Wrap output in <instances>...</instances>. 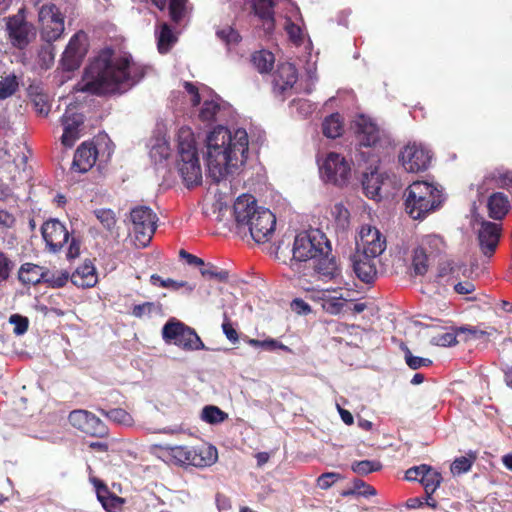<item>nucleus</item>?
Masks as SVG:
<instances>
[{
    "instance_id": "34",
    "label": "nucleus",
    "mask_w": 512,
    "mask_h": 512,
    "mask_svg": "<svg viewBox=\"0 0 512 512\" xmlns=\"http://www.w3.org/2000/svg\"><path fill=\"white\" fill-rule=\"evenodd\" d=\"M132 315L137 318H152L154 316H162L163 308L162 305L158 302H144L133 307Z\"/></svg>"
},
{
    "instance_id": "29",
    "label": "nucleus",
    "mask_w": 512,
    "mask_h": 512,
    "mask_svg": "<svg viewBox=\"0 0 512 512\" xmlns=\"http://www.w3.org/2000/svg\"><path fill=\"white\" fill-rule=\"evenodd\" d=\"M45 271V268L39 265L25 263L20 267L18 277L23 284L36 285L42 281L44 282Z\"/></svg>"
},
{
    "instance_id": "12",
    "label": "nucleus",
    "mask_w": 512,
    "mask_h": 512,
    "mask_svg": "<svg viewBox=\"0 0 512 512\" xmlns=\"http://www.w3.org/2000/svg\"><path fill=\"white\" fill-rule=\"evenodd\" d=\"M6 30L11 44L18 49L28 46L36 36L34 26L26 20L24 8L6 18Z\"/></svg>"
},
{
    "instance_id": "23",
    "label": "nucleus",
    "mask_w": 512,
    "mask_h": 512,
    "mask_svg": "<svg viewBox=\"0 0 512 512\" xmlns=\"http://www.w3.org/2000/svg\"><path fill=\"white\" fill-rule=\"evenodd\" d=\"M298 73L295 66L291 63L279 65L274 77V88L280 93L291 90L297 83Z\"/></svg>"
},
{
    "instance_id": "48",
    "label": "nucleus",
    "mask_w": 512,
    "mask_h": 512,
    "mask_svg": "<svg viewBox=\"0 0 512 512\" xmlns=\"http://www.w3.org/2000/svg\"><path fill=\"white\" fill-rule=\"evenodd\" d=\"M220 106L219 103L215 100H205L204 104L200 110L199 117L203 121H212L215 118V115L219 111Z\"/></svg>"
},
{
    "instance_id": "61",
    "label": "nucleus",
    "mask_w": 512,
    "mask_h": 512,
    "mask_svg": "<svg viewBox=\"0 0 512 512\" xmlns=\"http://www.w3.org/2000/svg\"><path fill=\"white\" fill-rule=\"evenodd\" d=\"M12 268V261L0 251V281L8 279Z\"/></svg>"
},
{
    "instance_id": "25",
    "label": "nucleus",
    "mask_w": 512,
    "mask_h": 512,
    "mask_svg": "<svg viewBox=\"0 0 512 512\" xmlns=\"http://www.w3.org/2000/svg\"><path fill=\"white\" fill-rule=\"evenodd\" d=\"M171 153V148L166 135L159 131L155 134L149 144V155L154 163H161L166 160Z\"/></svg>"
},
{
    "instance_id": "50",
    "label": "nucleus",
    "mask_w": 512,
    "mask_h": 512,
    "mask_svg": "<svg viewBox=\"0 0 512 512\" xmlns=\"http://www.w3.org/2000/svg\"><path fill=\"white\" fill-rule=\"evenodd\" d=\"M331 214L341 227H345L348 224L350 214L342 203H336L331 209Z\"/></svg>"
},
{
    "instance_id": "35",
    "label": "nucleus",
    "mask_w": 512,
    "mask_h": 512,
    "mask_svg": "<svg viewBox=\"0 0 512 512\" xmlns=\"http://www.w3.org/2000/svg\"><path fill=\"white\" fill-rule=\"evenodd\" d=\"M251 61L260 73H267L272 70L275 57L270 51L261 50L252 55Z\"/></svg>"
},
{
    "instance_id": "6",
    "label": "nucleus",
    "mask_w": 512,
    "mask_h": 512,
    "mask_svg": "<svg viewBox=\"0 0 512 512\" xmlns=\"http://www.w3.org/2000/svg\"><path fill=\"white\" fill-rule=\"evenodd\" d=\"M160 457L173 465L208 467L217 461L218 452L214 446L207 444L198 447L166 446L161 448Z\"/></svg>"
},
{
    "instance_id": "13",
    "label": "nucleus",
    "mask_w": 512,
    "mask_h": 512,
    "mask_svg": "<svg viewBox=\"0 0 512 512\" xmlns=\"http://www.w3.org/2000/svg\"><path fill=\"white\" fill-rule=\"evenodd\" d=\"M432 160V152L424 144L409 142L399 154L403 168L410 173H418L428 169Z\"/></svg>"
},
{
    "instance_id": "36",
    "label": "nucleus",
    "mask_w": 512,
    "mask_h": 512,
    "mask_svg": "<svg viewBox=\"0 0 512 512\" xmlns=\"http://www.w3.org/2000/svg\"><path fill=\"white\" fill-rule=\"evenodd\" d=\"M100 413L113 423L121 426L131 427L134 424V419L131 414L122 408H114L111 410L100 409Z\"/></svg>"
},
{
    "instance_id": "16",
    "label": "nucleus",
    "mask_w": 512,
    "mask_h": 512,
    "mask_svg": "<svg viewBox=\"0 0 512 512\" xmlns=\"http://www.w3.org/2000/svg\"><path fill=\"white\" fill-rule=\"evenodd\" d=\"M502 235V226L498 223L481 221L477 230V240L483 255L491 257L499 244Z\"/></svg>"
},
{
    "instance_id": "31",
    "label": "nucleus",
    "mask_w": 512,
    "mask_h": 512,
    "mask_svg": "<svg viewBox=\"0 0 512 512\" xmlns=\"http://www.w3.org/2000/svg\"><path fill=\"white\" fill-rule=\"evenodd\" d=\"M97 498L107 512H121L124 500L109 493L105 486L97 488Z\"/></svg>"
},
{
    "instance_id": "15",
    "label": "nucleus",
    "mask_w": 512,
    "mask_h": 512,
    "mask_svg": "<svg viewBox=\"0 0 512 512\" xmlns=\"http://www.w3.org/2000/svg\"><path fill=\"white\" fill-rule=\"evenodd\" d=\"M68 419L74 428L85 434L94 437H104L108 434V428L101 419L87 410H74L70 412Z\"/></svg>"
},
{
    "instance_id": "8",
    "label": "nucleus",
    "mask_w": 512,
    "mask_h": 512,
    "mask_svg": "<svg viewBox=\"0 0 512 512\" xmlns=\"http://www.w3.org/2000/svg\"><path fill=\"white\" fill-rule=\"evenodd\" d=\"M161 334L166 344L175 345L184 351L205 349L195 330L174 318L163 326Z\"/></svg>"
},
{
    "instance_id": "3",
    "label": "nucleus",
    "mask_w": 512,
    "mask_h": 512,
    "mask_svg": "<svg viewBox=\"0 0 512 512\" xmlns=\"http://www.w3.org/2000/svg\"><path fill=\"white\" fill-rule=\"evenodd\" d=\"M233 213L238 227L247 228L255 242H267L274 234L275 215L269 209L258 206L252 195L239 196L234 203Z\"/></svg>"
},
{
    "instance_id": "58",
    "label": "nucleus",
    "mask_w": 512,
    "mask_h": 512,
    "mask_svg": "<svg viewBox=\"0 0 512 512\" xmlns=\"http://www.w3.org/2000/svg\"><path fill=\"white\" fill-rule=\"evenodd\" d=\"M39 64L42 68H49L54 61V52L53 48L50 45L44 46L41 48L38 54Z\"/></svg>"
},
{
    "instance_id": "28",
    "label": "nucleus",
    "mask_w": 512,
    "mask_h": 512,
    "mask_svg": "<svg viewBox=\"0 0 512 512\" xmlns=\"http://www.w3.org/2000/svg\"><path fill=\"white\" fill-rule=\"evenodd\" d=\"M383 180V175L377 168L370 172H366L362 180V186L366 196L371 199H377L380 196V189L383 184Z\"/></svg>"
},
{
    "instance_id": "37",
    "label": "nucleus",
    "mask_w": 512,
    "mask_h": 512,
    "mask_svg": "<svg viewBox=\"0 0 512 512\" xmlns=\"http://www.w3.org/2000/svg\"><path fill=\"white\" fill-rule=\"evenodd\" d=\"M323 133L328 138H337L342 134L343 123L339 114H332L325 118L323 125Z\"/></svg>"
},
{
    "instance_id": "54",
    "label": "nucleus",
    "mask_w": 512,
    "mask_h": 512,
    "mask_svg": "<svg viewBox=\"0 0 512 512\" xmlns=\"http://www.w3.org/2000/svg\"><path fill=\"white\" fill-rule=\"evenodd\" d=\"M354 493H358L359 495H362V496H373L376 494V491L372 486L367 485L363 481L355 480L354 481V489L342 492V496H349Z\"/></svg>"
},
{
    "instance_id": "40",
    "label": "nucleus",
    "mask_w": 512,
    "mask_h": 512,
    "mask_svg": "<svg viewBox=\"0 0 512 512\" xmlns=\"http://www.w3.org/2000/svg\"><path fill=\"white\" fill-rule=\"evenodd\" d=\"M247 343L251 347L262 348L263 350L269 352L275 351L277 349L283 350L285 352H291V349L288 346L273 338H266L264 340L250 338L247 340Z\"/></svg>"
},
{
    "instance_id": "52",
    "label": "nucleus",
    "mask_w": 512,
    "mask_h": 512,
    "mask_svg": "<svg viewBox=\"0 0 512 512\" xmlns=\"http://www.w3.org/2000/svg\"><path fill=\"white\" fill-rule=\"evenodd\" d=\"M404 352L406 364L413 370L421 367H427L432 364V361L428 358L414 356L408 348H406Z\"/></svg>"
},
{
    "instance_id": "5",
    "label": "nucleus",
    "mask_w": 512,
    "mask_h": 512,
    "mask_svg": "<svg viewBox=\"0 0 512 512\" xmlns=\"http://www.w3.org/2000/svg\"><path fill=\"white\" fill-rule=\"evenodd\" d=\"M178 172L187 187L202 182V168L196 148L194 134L190 127L182 126L177 132Z\"/></svg>"
},
{
    "instance_id": "46",
    "label": "nucleus",
    "mask_w": 512,
    "mask_h": 512,
    "mask_svg": "<svg viewBox=\"0 0 512 512\" xmlns=\"http://www.w3.org/2000/svg\"><path fill=\"white\" fill-rule=\"evenodd\" d=\"M284 28L294 44L300 45L303 42L304 32L299 24L292 21L291 17L286 18Z\"/></svg>"
},
{
    "instance_id": "49",
    "label": "nucleus",
    "mask_w": 512,
    "mask_h": 512,
    "mask_svg": "<svg viewBox=\"0 0 512 512\" xmlns=\"http://www.w3.org/2000/svg\"><path fill=\"white\" fill-rule=\"evenodd\" d=\"M474 457L461 456L456 458L451 464V472L454 475H460L470 470Z\"/></svg>"
},
{
    "instance_id": "27",
    "label": "nucleus",
    "mask_w": 512,
    "mask_h": 512,
    "mask_svg": "<svg viewBox=\"0 0 512 512\" xmlns=\"http://www.w3.org/2000/svg\"><path fill=\"white\" fill-rule=\"evenodd\" d=\"M331 252L319 255L316 259L315 271L326 279H336L341 275V270Z\"/></svg>"
},
{
    "instance_id": "11",
    "label": "nucleus",
    "mask_w": 512,
    "mask_h": 512,
    "mask_svg": "<svg viewBox=\"0 0 512 512\" xmlns=\"http://www.w3.org/2000/svg\"><path fill=\"white\" fill-rule=\"evenodd\" d=\"M38 22L41 36L46 42L56 41L64 32V15L55 4L48 3L41 6Z\"/></svg>"
},
{
    "instance_id": "60",
    "label": "nucleus",
    "mask_w": 512,
    "mask_h": 512,
    "mask_svg": "<svg viewBox=\"0 0 512 512\" xmlns=\"http://www.w3.org/2000/svg\"><path fill=\"white\" fill-rule=\"evenodd\" d=\"M292 107L296 109L299 115L304 117L311 114L315 109L314 104L305 99L294 100L292 102Z\"/></svg>"
},
{
    "instance_id": "38",
    "label": "nucleus",
    "mask_w": 512,
    "mask_h": 512,
    "mask_svg": "<svg viewBox=\"0 0 512 512\" xmlns=\"http://www.w3.org/2000/svg\"><path fill=\"white\" fill-rule=\"evenodd\" d=\"M429 257L430 255L420 247H417L414 250L412 257V268L416 275H424L428 271Z\"/></svg>"
},
{
    "instance_id": "51",
    "label": "nucleus",
    "mask_w": 512,
    "mask_h": 512,
    "mask_svg": "<svg viewBox=\"0 0 512 512\" xmlns=\"http://www.w3.org/2000/svg\"><path fill=\"white\" fill-rule=\"evenodd\" d=\"M95 215L103 227L107 230H111L116 224L115 214L110 209L96 210Z\"/></svg>"
},
{
    "instance_id": "42",
    "label": "nucleus",
    "mask_w": 512,
    "mask_h": 512,
    "mask_svg": "<svg viewBox=\"0 0 512 512\" xmlns=\"http://www.w3.org/2000/svg\"><path fill=\"white\" fill-rule=\"evenodd\" d=\"M19 81L15 74H9L0 79V99L12 96L18 89Z\"/></svg>"
},
{
    "instance_id": "64",
    "label": "nucleus",
    "mask_w": 512,
    "mask_h": 512,
    "mask_svg": "<svg viewBox=\"0 0 512 512\" xmlns=\"http://www.w3.org/2000/svg\"><path fill=\"white\" fill-rule=\"evenodd\" d=\"M33 104H34V107L36 109V111L40 114V115H47L48 112H49V105H48V102H47V99L44 95H37L34 99H33Z\"/></svg>"
},
{
    "instance_id": "26",
    "label": "nucleus",
    "mask_w": 512,
    "mask_h": 512,
    "mask_svg": "<svg viewBox=\"0 0 512 512\" xmlns=\"http://www.w3.org/2000/svg\"><path fill=\"white\" fill-rule=\"evenodd\" d=\"M278 0H253L255 15L262 21L265 32L270 33L274 29V17L272 8Z\"/></svg>"
},
{
    "instance_id": "45",
    "label": "nucleus",
    "mask_w": 512,
    "mask_h": 512,
    "mask_svg": "<svg viewBox=\"0 0 512 512\" xmlns=\"http://www.w3.org/2000/svg\"><path fill=\"white\" fill-rule=\"evenodd\" d=\"M216 35L219 40L228 46V48L238 44L240 41L239 33L230 26L217 29Z\"/></svg>"
},
{
    "instance_id": "19",
    "label": "nucleus",
    "mask_w": 512,
    "mask_h": 512,
    "mask_svg": "<svg viewBox=\"0 0 512 512\" xmlns=\"http://www.w3.org/2000/svg\"><path fill=\"white\" fill-rule=\"evenodd\" d=\"M353 129L359 144L362 146L371 147L380 140L379 127L367 116L359 115L356 117Z\"/></svg>"
},
{
    "instance_id": "7",
    "label": "nucleus",
    "mask_w": 512,
    "mask_h": 512,
    "mask_svg": "<svg viewBox=\"0 0 512 512\" xmlns=\"http://www.w3.org/2000/svg\"><path fill=\"white\" fill-rule=\"evenodd\" d=\"M329 252L331 245L326 235L319 229H310L295 236L292 261L305 262Z\"/></svg>"
},
{
    "instance_id": "55",
    "label": "nucleus",
    "mask_w": 512,
    "mask_h": 512,
    "mask_svg": "<svg viewBox=\"0 0 512 512\" xmlns=\"http://www.w3.org/2000/svg\"><path fill=\"white\" fill-rule=\"evenodd\" d=\"M185 2L186 0H170V16L174 22H179L183 19L185 15Z\"/></svg>"
},
{
    "instance_id": "24",
    "label": "nucleus",
    "mask_w": 512,
    "mask_h": 512,
    "mask_svg": "<svg viewBox=\"0 0 512 512\" xmlns=\"http://www.w3.org/2000/svg\"><path fill=\"white\" fill-rule=\"evenodd\" d=\"M70 280L79 288L94 287L98 282L96 268L91 262L86 261L70 275Z\"/></svg>"
},
{
    "instance_id": "14",
    "label": "nucleus",
    "mask_w": 512,
    "mask_h": 512,
    "mask_svg": "<svg viewBox=\"0 0 512 512\" xmlns=\"http://www.w3.org/2000/svg\"><path fill=\"white\" fill-rule=\"evenodd\" d=\"M386 249V238L375 226L362 225L356 241V252L378 258Z\"/></svg>"
},
{
    "instance_id": "9",
    "label": "nucleus",
    "mask_w": 512,
    "mask_h": 512,
    "mask_svg": "<svg viewBox=\"0 0 512 512\" xmlns=\"http://www.w3.org/2000/svg\"><path fill=\"white\" fill-rule=\"evenodd\" d=\"M321 179L339 187L346 186L351 178V162L343 155L330 152L318 160Z\"/></svg>"
},
{
    "instance_id": "53",
    "label": "nucleus",
    "mask_w": 512,
    "mask_h": 512,
    "mask_svg": "<svg viewBox=\"0 0 512 512\" xmlns=\"http://www.w3.org/2000/svg\"><path fill=\"white\" fill-rule=\"evenodd\" d=\"M430 342L435 346L449 347L457 343V338L453 332H443L433 336Z\"/></svg>"
},
{
    "instance_id": "33",
    "label": "nucleus",
    "mask_w": 512,
    "mask_h": 512,
    "mask_svg": "<svg viewBox=\"0 0 512 512\" xmlns=\"http://www.w3.org/2000/svg\"><path fill=\"white\" fill-rule=\"evenodd\" d=\"M420 482L423 485L428 498L430 499L431 495L440 486L442 482V476L438 471L426 465V470L420 478Z\"/></svg>"
},
{
    "instance_id": "39",
    "label": "nucleus",
    "mask_w": 512,
    "mask_h": 512,
    "mask_svg": "<svg viewBox=\"0 0 512 512\" xmlns=\"http://www.w3.org/2000/svg\"><path fill=\"white\" fill-rule=\"evenodd\" d=\"M158 40V50L160 53H166L175 42L176 38L167 24H162L156 31Z\"/></svg>"
},
{
    "instance_id": "41",
    "label": "nucleus",
    "mask_w": 512,
    "mask_h": 512,
    "mask_svg": "<svg viewBox=\"0 0 512 512\" xmlns=\"http://www.w3.org/2000/svg\"><path fill=\"white\" fill-rule=\"evenodd\" d=\"M228 418V414L214 405L205 406L201 412V419L209 424H219Z\"/></svg>"
},
{
    "instance_id": "22",
    "label": "nucleus",
    "mask_w": 512,
    "mask_h": 512,
    "mask_svg": "<svg viewBox=\"0 0 512 512\" xmlns=\"http://www.w3.org/2000/svg\"><path fill=\"white\" fill-rule=\"evenodd\" d=\"M96 159V147L89 143H83L75 152L72 170L85 173L94 166Z\"/></svg>"
},
{
    "instance_id": "57",
    "label": "nucleus",
    "mask_w": 512,
    "mask_h": 512,
    "mask_svg": "<svg viewBox=\"0 0 512 512\" xmlns=\"http://www.w3.org/2000/svg\"><path fill=\"white\" fill-rule=\"evenodd\" d=\"M341 479L340 474L335 472H327L320 475L317 479V486L320 489H329L336 481Z\"/></svg>"
},
{
    "instance_id": "18",
    "label": "nucleus",
    "mask_w": 512,
    "mask_h": 512,
    "mask_svg": "<svg viewBox=\"0 0 512 512\" xmlns=\"http://www.w3.org/2000/svg\"><path fill=\"white\" fill-rule=\"evenodd\" d=\"M42 236L50 251L57 252L68 241L66 227L57 219H50L42 226Z\"/></svg>"
},
{
    "instance_id": "30",
    "label": "nucleus",
    "mask_w": 512,
    "mask_h": 512,
    "mask_svg": "<svg viewBox=\"0 0 512 512\" xmlns=\"http://www.w3.org/2000/svg\"><path fill=\"white\" fill-rule=\"evenodd\" d=\"M489 216L495 220H501L509 210V202L502 193H495L488 200Z\"/></svg>"
},
{
    "instance_id": "62",
    "label": "nucleus",
    "mask_w": 512,
    "mask_h": 512,
    "mask_svg": "<svg viewBox=\"0 0 512 512\" xmlns=\"http://www.w3.org/2000/svg\"><path fill=\"white\" fill-rule=\"evenodd\" d=\"M291 310L298 315H307L311 312V307L308 303L300 298L294 299L290 304Z\"/></svg>"
},
{
    "instance_id": "10",
    "label": "nucleus",
    "mask_w": 512,
    "mask_h": 512,
    "mask_svg": "<svg viewBox=\"0 0 512 512\" xmlns=\"http://www.w3.org/2000/svg\"><path fill=\"white\" fill-rule=\"evenodd\" d=\"M130 222L135 244L138 247H146L155 233L157 215L147 206H138L131 210Z\"/></svg>"
},
{
    "instance_id": "21",
    "label": "nucleus",
    "mask_w": 512,
    "mask_h": 512,
    "mask_svg": "<svg viewBox=\"0 0 512 512\" xmlns=\"http://www.w3.org/2000/svg\"><path fill=\"white\" fill-rule=\"evenodd\" d=\"M364 255L360 252H355L353 256V269L359 279L365 283H370L374 280L377 274L376 260Z\"/></svg>"
},
{
    "instance_id": "43",
    "label": "nucleus",
    "mask_w": 512,
    "mask_h": 512,
    "mask_svg": "<svg viewBox=\"0 0 512 512\" xmlns=\"http://www.w3.org/2000/svg\"><path fill=\"white\" fill-rule=\"evenodd\" d=\"M70 279V274L67 271L60 270L49 272L45 271L44 282L52 288H61L67 284Z\"/></svg>"
},
{
    "instance_id": "56",
    "label": "nucleus",
    "mask_w": 512,
    "mask_h": 512,
    "mask_svg": "<svg viewBox=\"0 0 512 512\" xmlns=\"http://www.w3.org/2000/svg\"><path fill=\"white\" fill-rule=\"evenodd\" d=\"M203 277L209 279H217L218 281L224 282L228 279V272L225 270H219L215 266H206L200 270Z\"/></svg>"
},
{
    "instance_id": "63",
    "label": "nucleus",
    "mask_w": 512,
    "mask_h": 512,
    "mask_svg": "<svg viewBox=\"0 0 512 512\" xmlns=\"http://www.w3.org/2000/svg\"><path fill=\"white\" fill-rule=\"evenodd\" d=\"M161 287L175 290V291L179 290L182 287H185L188 290V292H191V291H193L195 286L189 284L188 282H184V281L177 282V281H174V280L168 278V279H165V282H161Z\"/></svg>"
},
{
    "instance_id": "20",
    "label": "nucleus",
    "mask_w": 512,
    "mask_h": 512,
    "mask_svg": "<svg viewBox=\"0 0 512 512\" xmlns=\"http://www.w3.org/2000/svg\"><path fill=\"white\" fill-rule=\"evenodd\" d=\"M83 40L84 35L80 33L70 39L62 56V65L65 70L72 71L79 67L86 53Z\"/></svg>"
},
{
    "instance_id": "59",
    "label": "nucleus",
    "mask_w": 512,
    "mask_h": 512,
    "mask_svg": "<svg viewBox=\"0 0 512 512\" xmlns=\"http://www.w3.org/2000/svg\"><path fill=\"white\" fill-rule=\"evenodd\" d=\"M9 322L14 325L13 331L16 335H22L28 329V320L26 317H23L21 315H11Z\"/></svg>"
},
{
    "instance_id": "32",
    "label": "nucleus",
    "mask_w": 512,
    "mask_h": 512,
    "mask_svg": "<svg viewBox=\"0 0 512 512\" xmlns=\"http://www.w3.org/2000/svg\"><path fill=\"white\" fill-rule=\"evenodd\" d=\"M419 247L430 256H436L445 251L446 243L440 235L428 234L421 238Z\"/></svg>"
},
{
    "instance_id": "47",
    "label": "nucleus",
    "mask_w": 512,
    "mask_h": 512,
    "mask_svg": "<svg viewBox=\"0 0 512 512\" xmlns=\"http://www.w3.org/2000/svg\"><path fill=\"white\" fill-rule=\"evenodd\" d=\"M351 468L359 475H367L371 472L379 471L382 465L378 461L362 460L354 462Z\"/></svg>"
},
{
    "instance_id": "17",
    "label": "nucleus",
    "mask_w": 512,
    "mask_h": 512,
    "mask_svg": "<svg viewBox=\"0 0 512 512\" xmlns=\"http://www.w3.org/2000/svg\"><path fill=\"white\" fill-rule=\"evenodd\" d=\"M63 135L61 142L66 147H72L81 136L83 116L76 111L75 106H69L62 116Z\"/></svg>"
},
{
    "instance_id": "2",
    "label": "nucleus",
    "mask_w": 512,
    "mask_h": 512,
    "mask_svg": "<svg viewBox=\"0 0 512 512\" xmlns=\"http://www.w3.org/2000/svg\"><path fill=\"white\" fill-rule=\"evenodd\" d=\"M249 139L243 128H214L206 138V163L216 182L238 173L248 157Z\"/></svg>"
},
{
    "instance_id": "44",
    "label": "nucleus",
    "mask_w": 512,
    "mask_h": 512,
    "mask_svg": "<svg viewBox=\"0 0 512 512\" xmlns=\"http://www.w3.org/2000/svg\"><path fill=\"white\" fill-rule=\"evenodd\" d=\"M320 299L322 300V308L329 314H339L344 307L342 298L326 296L325 292H322Z\"/></svg>"
},
{
    "instance_id": "4",
    "label": "nucleus",
    "mask_w": 512,
    "mask_h": 512,
    "mask_svg": "<svg viewBox=\"0 0 512 512\" xmlns=\"http://www.w3.org/2000/svg\"><path fill=\"white\" fill-rule=\"evenodd\" d=\"M405 210L415 219H423L439 209L445 196L440 186L427 181H415L405 190Z\"/></svg>"
},
{
    "instance_id": "1",
    "label": "nucleus",
    "mask_w": 512,
    "mask_h": 512,
    "mask_svg": "<svg viewBox=\"0 0 512 512\" xmlns=\"http://www.w3.org/2000/svg\"><path fill=\"white\" fill-rule=\"evenodd\" d=\"M146 73V66L129 53L103 51L88 66L77 90L93 94L123 92L137 84Z\"/></svg>"
}]
</instances>
